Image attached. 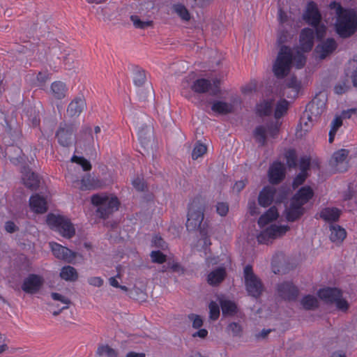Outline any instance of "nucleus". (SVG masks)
<instances>
[{"label":"nucleus","instance_id":"nucleus-1","mask_svg":"<svg viewBox=\"0 0 357 357\" xmlns=\"http://www.w3.org/2000/svg\"><path fill=\"white\" fill-rule=\"evenodd\" d=\"M295 63L298 69L302 68L306 63V57L300 51L295 55L291 49L286 45H281L277 59L273 67V73L277 78L282 79L287 75L292 62Z\"/></svg>","mask_w":357,"mask_h":357},{"label":"nucleus","instance_id":"nucleus-2","mask_svg":"<svg viewBox=\"0 0 357 357\" xmlns=\"http://www.w3.org/2000/svg\"><path fill=\"white\" fill-rule=\"evenodd\" d=\"M335 31L342 38H349L357 31V13L354 9L345 10L337 17Z\"/></svg>","mask_w":357,"mask_h":357},{"label":"nucleus","instance_id":"nucleus-3","mask_svg":"<svg viewBox=\"0 0 357 357\" xmlns=\"http://www.w3.org/2000/svg\"><path fill=\"white\" fill-rule=\"evenodd\" d=\"M204 205L199 199H194L189 204L188 219L185 224L186 228L189 231H194L197 229L199 231L204 227L207 221L203 222L204 218Z\"/></svg>","mask_w":357,"mask_h":357},{"label":"nucleus","instance_id":"nucleus-4","mask_svg":"<svg viewBox=\"0 0 357 357\" xmlns=\"http://www.w3.org/2000/svg\"><path fill=\"white\" fill-rule=\"evenodd\" d=\"M92 204L97 207L96 211L97 216L105 219L119 208V202L117 197H108L100 195H93L91 197Z\"/></svg>","mask_w":357,"mask_h":357},{"label":"nucleus","instance_id":"nucleus-5","mask_svg":"<svg viewBox=\"0 0 357 357\" xmlns=\"http://www.w3.org/2000/svg\"><path fill=\"white\" fill-rule=\"evenodd\" d=\"M326 102V96L323 93L317 94L315 97L310 102L307 106L301 119H307L312 122L325 111Z\"/></svg>","mask_w":357,"mask_h":357},{"label":"nucleus","instance_id":"nucleus-6","mask_svg":"<svg viewBox=\"0 0 357 357\" xmlns=\"http://www.w3.org/2000/svg\"><path fill=\"white\" fill-rule=\"evenodd\" d=\"M47 223L65 238H70L75 234L73 225L63 216L50 213L47 217Z\"/></svg>","mask_w":357,"mask_h":357},{"label":"nucleus","instance_id":"nucleus-7","mask_svg":"<svg viewBox=\"0 0 357 357\" xmlns=\"http://www.w3.org/2000/svg\"><path fill=\"white\" fill-rule=\"evenodd\" d=\"M245 285L248 294L259 298L263 291L264 286L261 280L254 273L251 265H246L243 271Z\"/></svg>","mask_w":357,"mask_h":357},{"label":"nucleus","instance_id":"nucleus-8","mask_svg":"<svg viewBox=\"0 0 357 357\" xmlns=\"http://www.w3.org/2000/svg\"><path fill=\"white\" fill-rule=\"evenodd\" d=\"M138 139L142 147L144 149L143 155H149L153 153L155 146L153 128L151 121L143 124L138 130Z\"/></svg>","mask_w":357,"mask_h":357},{"label":"nucleus","instance_id":"nucleus-9","mask_svg":"<svg viewBox=\"0 0 357 357\" xmlns=\"http://www.w3.org/2000/svg\"><path fill=\"white\" fill-rule=\"evenodd\" d=\"M345 75L347 78L334 86L336 94L342 95L349 89L348 77H351L354 86L357 87V55L354 56L352 61H349L345 68Z\"/></svg>","mask_w":357,"mask_h":357},{"label":"nucleus","instance_id":"nucleus-10","mask_svg":"<svg viewBox=\"0 0 357 357\" xmlns=\"http://www.w3.org/2000/svg\"><path fill=\"white\" fill-rule=\"evenodd\" d=\"M76 130L77 128L73 123H60L55 135L58 143L63 147L71 146L75 139Z\"/></svg>","mask_w":357,"mask_h":357},{"label":"nucleus","instance_id":"nucleus-11","mask_svg":"<svg viewBox=\"0 0 357 357\" xmlns=\"http://www.w3.org/2000/svg\"><path fill=\"white\" fill-rule=\"evenodd\" d=\"M43 284L44 279L42 276L31 273L24 278L21 288L26 294H34L40 291Z\"/></svg>","mask_w":357,"mask_h":357},{"label":"nucleus","instance_id":"nucleus-12","mask_svg":"<svg viewBox=\"0 0 357 357\" xmlns=\"http://www.w3.org/2000/svg\"><path fill=\"white\" fill-rule=\"evenodd\" d=\"M277 292L282 299L292 301L296 300L299 291L292 282L284 281L278 284Z\"/></svg>","mask_w":357,"mask_h":357},{"label":"nucleus","instance_id":"nucleus-13","mask_svg":"<svg viewBox=\"0 0 357 357\" xmlns=\"http://www.w3.org/2000/svg\"><path fill=\"white\" fill-rule=\"evenodd\" d=\"M49 244L56 258L68 263L71 262L75 259L76 254L68 248L55 242H50Z\"/></svg>","mask_w":357,"mask_h":357},{"label":"nucleus","instance_id":"nucleus-14","mask_svg":"<svg viewBox=\"0 0 357 357\" xmlns=\"http://www.w3.org/2000/svg\"><path fill=\"white\" fill-rule=\"evenodd\" d=\"M289 229V227L287 225H272L260 233L257 236V240L261 243L266 238H275L278 236L284 235Z\"/></svg>","mask_w":357,"mask_h":357},{"label":"nucleus","instance_id":"nucleus-15","mask_svg":"<svg viewBox=\"0 0 357 357\" xmlns=\"http://www.w3.org/2000/svg\"><path fill=\"white\" fill-rule=\"evenodd\" d=\"M314 31L312 29L305 28L300 33V48L304 52L311 51L314 45Z\"/></svg>","mask_w":357,"mask_h":357},{"label":"nucleus","instance_id":"nucleus-16","mask_svg":"<svg viewBox=\"0 0 357 357\" xmlns=\"http://www.w3.org/2000/svg\"><path fill=\"white\" fill-rule=\"evenodd\" d=\"M321 14L317 4L314 1L307 3V9L303 15V19L311 26H316L320 23Z\"/></svg>","mask_w":357,"mask_h":357},{"label":"nucleus","instance_id":"nucleus-17","mask_svg":"<svg viewBox=\"0 0 357 357\" xmlns=\"http://www.w3.org/2000/svg\"><path fill=\"white\" fill-rule=\"evenodd\" d=\"M318 296L326 303H335L337 299L342 297V291L336 287H326L318 291Z\"/></svg>","mask_w":357,"mask_h":357},{"label":"nucleus","instance_id":"nucleus-18","mask_svg":"<svg viewBox=\"0 0 357 357\" xmlns=\"http://www.w3.org/2000/svg\"><path fill=\"white\" fill-rule=\"evenodd\" d=\"M86 105V100L84 96H77L68 105L67 114L70 117H77L83 112Z\"/></svg>","mask_w":357,"mask_h":357},{"label":"nucleus","instance_id":"nucleus-19","mask_svg":"<svg viewBox=\"0 0 357 357\" xmlns=\"http://www.w3.org/2000/svg\"><path fill=\"white\" fill-rule=\"evenodd\" d=\"M286 219L288 222H295L300 219L305 213L303 205L291 199L289 206L286 208Z\"/></svg>","mask_w":357,"mask_h":357},{"label":"nucleus","instance_id":"nucleus-20","mask_svg":"<svg viewBox=\"0 0 357 357\" xmlns=\"http://www.w3.org/2000/svg\"><path fill=\"white\" fill-rule=\"evenodd\" d=\"M337 46L335 39L329 38L317 45L315 51L319 54L320 59H324L336 50Z\"/></svg>","mask_w":357,"mask_h":357},{"label":"nucleus","instance_id":"nucleus-21","mask_svg":"<svg viewBox=\"0 0 357 357\" xmlns=\"http://www.w3.org/2000/svg\"><path fill=\"white\" fill-rule=\"evenodd\" d=\"M269 181L271 184L280 183L285 177V169L280 162H275L268 170Z\"/></svg>","mask_w":357,"mask_h":357},{"label":"nucleus","instance_id":"nucleus-22","mask_svg":"<svg viewBox=\"0 0 357 357\" xmlns=\"http://www.w3.org/2000/svg\"><path fill=\"white\" fill-rule=\"evenodd\" d=\"M300 87L301 83L297 80L296 77L291 76L286 80L282 95L288 98H294L298 96Z\"/></svg>","mask_w":357,"mask_h":357},{"label":"nucleus","instance_id":"nucleus-23","mask_svg":"<svg viewBox=\"0 0 357 357\" xmlns=\"http://www.w3.org/2000/svg\"><path fill=\"white\" fill-rule=\"evenodd\" d=\"M276 190L273 187L265 186L259 192L258 196V203L262 207H268L273 202Z\"/></svg>","mask_w":357,"mask_h":357},{"label":"nucleus","instance_id":"nucleus-24","mask_svg":"<svg viewBox=\"0 0 357 357\" xmlns=\"http://www.w3.org/2000/svg\"><path fill=\"white\" fill-rule=\"evenodd\" d=\"M314 196V191L309 185L301 188L292 197L291 200L304 206Z\"/></svg>","mask_w":357,"mask_h":357},{"label":"nucleus","instance_id":"nucleus-25","mask_svg":"<svg viewBox=\"0 0 357 357\" xmlns=\"http://www.w3.org/2000/svg\"><path fill=\"white\" fill-rule=\"evenodd\" d=\"M29 206L31 210L36 213L42 214L47 211L45 199L38 194L31 196L29 199Z\"/></svg>","mask_w":357,"mask_h":357},{"label":"nucleus","instance_id":"nucleus-26","mask_svg":"<svg viewBox=\"0 0 357 357\" xmlns=\"http://www.w3.org/2000/svg\"><path fill=\"white\" fill-rule=\"evenodd\" d=\"M50 91L54 98L56 100H61L66 96L68 87L64 82L56 81L52 83Z\"/></svg>","mask_w":357,"mask_h":357},{"label":"nucleus","instance_id":"nucleus-27","mask_svg":"<svg viewBox=\"0 0 357 357\" xmlns=\"http://www.w3.org/2000/svg\"><path fill=\"white\" fill-rule=\"evenodd\" d=\"M226 276V270L224 267H218L212 271L207 278L209 284L215 286L222 282Z\"/></svg>","mask_w":357,"mask_h":357},{"label":"nucleus","instance_id":"nucleus-28","mask_svg":"<svg viewBox=\"0 0 357 357\" xmlns=\"http://www.w3.org/2000/svg\"><path fill=\"white\" fill-rule=\"evenodd\" d=\"M211 109L219 114H228L234 112V107L231 103L215 100L212 102Z\"/></svg>","mask_w":357,"mask_h":357},{"label":"nucleus","instance_id":"nucleus-29","mask_svg":"<svg viewBox=\"0 0 357 357\" xmlns=\"http://www.w3.org/2000/svg\"><path fill=\"white\" fill-rule=\"evenodd\" d=\"M211 82L205 78L197 79L193 82L191 89L197 93H210Z\"/></svg>","mask_w":357,"mask_h":357},{"label":"nucleus","instance_id":"nucleus-30","mask_svg":"<svg viewBox=\"0 0 357 357\" xmlns=\"http://www.w3.org/2000/svg\"><path fill=\"white\" fill-rule=\"evenodd\" d=\"M279 216L277 208L271 206L264 214L261 215L258 220V225L264 227L269 222L276 220Z\"/></svg>","mask_w":357,"mask_h":357},{"label":"nucleus","instance_id":"nucleus-31","mask_svg":"<svg viewBox=\"0 0 357 357\" xmlns=\"http://www.w3.org/2000/svg\"><path fill=\"white\" fill-rule=\"evenodd\" d=\"M24 185L32 190H36L39 187L40 179L38 174L29 171L23 176Z\"/></svg>","mask_w":357,"mask_h":357},{"label":"nucleus","instance_id":"nucleus-32","mask_svg":"<svg viewBox=\"0 0 357 357\" xmlns=\"http://www.w3.org/2000/svg\"><path fill=\"white\" fill-rule=\"evenodd\" d=\"M340 210L337 208H326L320 213V217L327 222H336L340 215Z\"/></svg>","mask_w":357,"mask_h":357},{"label":"nucleus","instance_id":"nucleus-33","mask_svg":"<svg viewBox=\"0 0 357 357\" xmlns=\"http://www.w3.org/2000/svg\"><path fill=\"white\" fill-rule=\"evenodd\" d=\"M60 277L66 281L75 282L78 279V273L74 267L66 266L61 268Z\"/></svg>","mask_w":357,"mask_h":357},{"label":"nucleus","instance_id":"nucleus-34","mask_svg":"<svg viewBox=\"0 0 357 357\" xmlns=\"http://www.w3.org/2000/svg\"><path fill=\"white\" fill-rule=\"evenodd\" d=\"M220 305L224 316H233L237 312V306L236 303L231 301L221 299L220 301Z\"/></svg>","mask_w":357,"mask_h":357},{"label":"nucleus","instance_id":"nucleus-35","mask_svg":"<svg viewBox=\"0 0 357 357\" xmlns=\"http://www.w3.org/2000/svg\"><path fill=\"white\" fill-rule=\"evenodd\" d=\"M331 231L330 239L333 242H341L346 238L347 232L345 229L339 225H332Z\"/></svg>","mask_w":357,"mask_h":357},{"label":"nucleus","instance_id":"nucleus-36","mask_svg":"<svg viewBox=\"0 0 357 357\" xmlns=\"http://www.w3.org/2000/svg\"><path fill=\"white\" fill-rule=\"evenodd\" d=\"M303 308L306 310H313L318 307V300L312 295L305 296L301 301Z\"/></svg>","mask_w":357,"mask_h":357},{"label":"nucleus","instance_id":"nucleus-37","mask_svg":"<svg viewBox=\"0 0 357 357\" xmlns=\"http://www.w3.org/2000/svg\"><path fill=\"white\" fill-rule=\"evenodd\" d=\"M272 112V101L264 100L257 105V114L259 116H269Z\"/></svg>","mask_w":357,"mask_h":357},{"label":"nucleus","instance_id":"nucleus-38","mask_svg":"<svg viewBox=\"0 0 357 357\" xmlns=\"http://www.w3.org/2000/svg\"><path fill=\"white\" fill-rule=\"evenodd\" d=\"M130 20L136 29H146L153 26L151 20H142L138 15H132L130 16Z\"/></svg>","mask_w":357,"mask_h":357},{"label":"nucleus","instance_id":"nucleus-39","mask_svg":"<svg viewBox=\"0 0 357 357\" xmlns=\"http://www.w3.org/2000/svg\"><path fill=\"white\" fill-rule=\"evenodd\" d=\"M289 102L285 99H280L276 104L274 116L280 119L287 111Z\"/></svg>","mask_w":357,"mask_h":357},{"label":"nucleus","instance_id":"nucleus-40","mask_svg":"<svg viewBox=\"0 0 357 357\" xmlns=\"http://www.w3.org/2000/svg\"><path fill=\"white\" fill-rule=\"evenodd\" d=\"M342 125V120L340 117L337 116L335 117L331 122V130L329 131V138L328 142L329 143H333L334 141L335 135L337 132V130L339 129V128Z\"/></svg>","mask_w":357,"mask_h":357},{"label":"nucleus","instance_id":"nucleus-41","mask_svg":"<svg viewBox=\"0 0 357 357\" xmlns=\"http://www.w3.org/2000/svg\"><path fill=\"white\" fill-rule=\"evenodd\" d=\"M199 234L204 241V245L205 246L211 245L210 234H211V228L209 223L204 224V227L201 229Z\"/></svg>","mask_w":357,"mask_h":357},{"label":"nucleus","instance_id":"nucleus-42","mask_svg":"<svg viewBox=\"0 0 357 357\" xmlns=\"http://www.w3.org/2000/svg\"><path fill=\"white\" fill-rule=\"evenodd\" d=\"M175 13L184 21H188L190 19V15L188 9L182 4L174 6Z\"/></svg>","mask_w":357,"mask_h":357},{"label":"nucleus","instance_id":"nucleus-43","mask_svg":"<svg viewBox=\"0 0 357 357\" xmlns=\"http://www.w3.org/2000/svg\"><path fill=\"white\" fill-rule=\"evenodd\" d=\"M287 165L289 168H295L297 167V155L294 149H289L285 155Z\"/></svg>","mask_w":357,"mask_h":357},{"label":"nucleus","instance_id":"nucleus-44","mask_svg":"<svg viewBox=\"0 0 357 357\" xmlns=\"http://www.w3.org/2000/svg\"><path fill=\"white\" fill-rule=\"evenodd\" d=\"M97 354L100 356L106 355L107 357H117V352L109 345L99 346Z\"/></svg>","mask_w":357,"mask_h":357},{"label":"nucleus","instance_id":"nucleus-45","mask_svg":"<svg viewBox=\"0 0 357 357\" xmlns=\"http://www.w3.org/2000/svg\"><path fill=\"white\" fill-rule=\"evenodd\" d=\"M128 296L130 298L136 301H144L146 298V294L139 288L136 287H134L129 290Z\"/></svg>","mask_w":357,"mask_h":357},{"label":"nucleus","instance_id":"nucleus-46","mask_svg":"<svg viewBox=\"0 0 357 357\" xmlns=\"http://www.w3.org/2000/svg\"><path fill=\"white\" fill-rule=\"evenodd\" d=\"M206 151L207 147L206 145L197 142L192 150V158L193 160H197L198 158L202 157L204 154H205Z\"/></svg>","mask_w":357,"mask_h":357},{"label":"nucleus","instance_id":"nucleus-47","mask_svg":"<svg viewBox=\"0 0 357 357\" xmlns=\"http://www.w3.org/2000/svg\"><path fill=\"white\" fill-rule=\"evenodd\" d=\"M71 161L81 165L84 171H89L91 169L90 162L84 157L73 155L71 158Z\"/></svg>","mask_w":357,"mask_h":357},{"label":"nucleus","instance_id":"nucleus-48","mask_svg":"<svg viewBox=\"0 0 357 357\" xmlns=\"http://www.w3.org/2000/svg\"><path fill=\"white\" fill-rule=\"evenodd\" d=\"M254 135L257 138V140L261 145H264L266 141V129L264 126H257L255 131Z\"/></svg>","mask_w":357,"mask_h":357},{"label":"nucleus","instance_id":"nucleus-49","mask_svg":"<svg viewBox=\"0 0 357 357\" xmlns=\"http://www.w3.org/2000/svg\"><path fill=\"white\" fill-rule=\"evenodd\" d=\"M94 181L93 178H91L90 174H86V176H83V178L81 180V190H91L92 188H94Z\"/></svg>","mask_w":357,"mask_h":357},{"label":"nucleus","instance_id":"nucleus-50","mask_svg":"<svg viewBox=\"0 0 357 357\" xmlns=\"http://www.w3.org/2000/svg\"><path fill=\"white\" fill-rule=\"evenodd\" d=\"M348 153V151L346 149H340L333 153V160L335 162L336 165L343 163L347 159Z\"/></svg>","mask_w":357,"mask_h":357},{"label":"nucleus","instance_id":"nucleus-51","mask_svg":"<svg viewBox=\"0 0 357 357\" xmlns=\"http://www.w3.org/2000/svg\"><path fill=\"white\" fill-rule=\"evenodd\" d=\"M150 257L153 263L163 264L167 261V256L160 250L152 251Z\"/></svg>","mask_w":357,"mask_h":357},{"label":"nucleus","instance_id":"nucleus-52","mask_svg":"<svg viewBox=\"0 0 357 357\" xmlns=\"http://www.w3.org/2000/svg\"><path fill=\"white\" fill-rule=\"evenodd\" d=\"M134 83L137 86H142L146 81V75L144 70H137L135 72Z\"/></svg>","mask_w":357,"mask_h":357},{"label":"nucleus","instance_id":"nucleus-53","mask_svg":"<svg viewBox=\"0 0 357 357\" xmlns=\"http://www.w3.org/2000/svg\"><path fill=\"white\" fill-rule=\"evenodd\" d=\"M208 307H209L210 319L212 320L218 319L220 316L219 305L215 302L211 301L209 303Z\"/></svg>","mask_w":357,"mask_h":357},{"label":"nucleus","instance_id":"nucleus-54","mask_svg":"<svg viewBox=\"0 0 357 357\" xmlns=\"http://www.w3.org/2000/svg\"><path fill=\"white\" fill-rule=\"evenodd\" d=\"M229 333H231L234 337L241 336L242 328L241 325L236 322H232L227 326Z\"/></svg>","mask_w":357,"mask_h":357},{"label":"nucleus","instance_id":"nucleus-55","mask_svg":"<svg viewBox=\"0 0 357 357\" xmlns=\"http://www.w3.org/2000/svg\"><path fill=\"white\" fill-rule=\"evenodd\" d=\"M168 267L174 273L183 274L185 272V268L179 263L172 259L168 260Z\"/></svg>","mask_w":357,"mask_h":357},{"label":"nucleus","instance_id":"nucleus-56","mask_svg":"<svg viewBox=\"0 0 357 357\" xmlns=\"http://www.w3.org/2000/svg\"><path fill=\"white\" fill-rule=\"evenodd\" d=\"M81 135L84 136V140L90 144L93 141V137L92 135V129L90 126H83L81 130Z\"/></svg>","mask_w":357,"mask_h":357},{"label":"nucleus","instance_id":"nucleus-57","mask_svg":"<svg viewBox=\"0 0 357 357\" xmlns=\"http://www.w3.org/2000/svg\"><path fill=\"white\" fill-rule=\"evenodd\" d=\"M188 317L192 322V327L194 328H199L202 326L203 320L199 315L192 313L188 314Z\"/></svg>","mask_w":357,"mask_h":357},{"label":"nucleus","instance_id":"nucleus-58","mask_svg":"<svg viewBox=\"0 0 357 357\" xmlns=\"http://www.w3.org/2000/svg\"><path fill=\"white\" fill-rule=\"evenodd\" d=\"M220 80L219 79H215L211 83V88L210 89V95L212 96H217L220 94Z\"/></svg>","mask_w":357,"mask_h":357},{"label":"nucleus","instance_id":"nucleus-59","mask_svg":"<svg viewBox=\"0 0 357 357\" xmlns=\"http://www.w3.org/2000/svg\"><path fill=\"white\" fill-rule=\"evenodd\" d=\"M37 82L38 86H43L48 79H50V74L47 71H40L37 75Z\"/></svg>","mask_w":357,"mask_h":357},{"label":"nucleus","instance_id":"nucleus-60","mask_svg":"<svg viewBox=\"0 0 357 357\" xmlns=\"http://www.w3.org/2000/svg\"><path fill=\"white\" fill-rule=\"evenodd\" d=\"M152 246H155L158 248L165 250L167 248L166 242L158 236H155L152 239Z\"/></svg>","mask_w":357,"mask_h":357},{"label":"nucleus","instance_id":"nucleus-61","mask_svg":"<svg viewBox=\"0 0 357 357\" xmlns=\"http://www.w3.org/2000/svg\"><path fill=\"white\" fill-rule=\"evenodd\" d=\"M312 26L315 28V34L317 39L319 40H321L324 38L326 33V26L323 24L321 25L320 23H319L318 25Z\"/></svg>","mask_w":357,"mask_h":357},{"label":"nucleus","instance_id":"nucleus-62","mask_svg":"<svg viewBox=\"0 0 357 357\" xmlns=\"http://www.w3.org/2000/svg\"><path fill=\"white\" fill-rule=\"evenodd\" d=\"M336 307L342 312H346L349 307V305L348 302L342 298V297H340L337 299V301L335 302Z\"/></svg>","mask_w":357,"mask_h":357},{"label":"nucleus","instance_id":"nucleus-63","mask_svg":"<svg viewBox=\"0 0 357 357\" xmlns=\"http://www.w3.org/2000/svg\"><path fill=\"white\" fill-rule=\"evenodd\" d=\"M307 172H301L294 179V181H293V186L295 188V187H298V185H302L306 178H307Z\"/></svg>","mask_w":357,"mask_h":357},{"label":"nucleus","instance_id":"nucleus-64","mask_svg":"<svg viewBox=\"0 0 357 357\" xmlns=\"http://www.w3.org/2000/svg\"><path fill=\"white\" fill-rule=\"evenodd\" d=\"M217 213L221 216H225L229 211V206L226 203L219 202L216 206Z\"/></svg>","mask_w":357,"mask_h":357}]
</instances>
